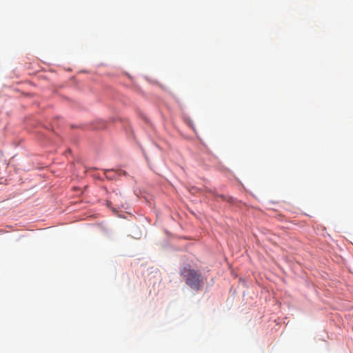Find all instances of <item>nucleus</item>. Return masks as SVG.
Listing matches in <instances>:
<instances>
[{
    "label": "nucleus",
    "instance_id": "obj_3",
    "mask_svg": "<svg viewBox=\"0 0 353 353\" xmlns=\"http://www.w3.org/2000/svg\"><path fill=\"white\" fill-rule=\"evenodd\" d=\"M114 171L113 170H108L106 172V176L110 178V179H112V176L111 175V174Z\"/></svg>",
    "mask_w": 353,
    "mask_h": 353
},
{
    "label": "nucleus",
    "instance_id": "obj_2",
    "mask_svg": "<svg viewBox=\"0 0 353 353\" xmlns=\"http://www.w3.org/2000/svg\"><path fill=\"white\" fill-rule=\"evenodd\" d=\"M213 193L214 194L216 197H219V198H221L223 201H228L229 203H232L233 202V199L231 196H226V195H224V194H219L215 191L213 192Z\"/></svg>",
    "mask_w": 353,
    "mask_h": 353
},
{
    "label": "nucleus",
    "instance_id": "obj_4",
    "mask_svg": "<svg viewBox=\"0 0 353 353\" xmlns=\"http://www.w3.org/2000/svg\"><path fill=\"white\" fill-rule=\"evenodd\" d=\"M115 172L118 176H121L122 174H125V172L122 171V170H117Z\"/></svg>",
    "mask_w": 353,
    "mask_h": 353
},
{
    "label": "nucleus",
    "instance_id": "obj_1",
    "mask_svg": "<svg viewBox=\"0 0 353 353\" xmlns=\"http://www.w3.org/2000/svg\"><path fill=\"white\" fill-rule=\"evenodd\" d=\"M181 274L185 279L186 284L192 289L199 290L204 285V279L199 270L185 267L181 270Z\"/></svg>",
    "mask_w": 353,
    "mask_h": 353
}]
</instances>
